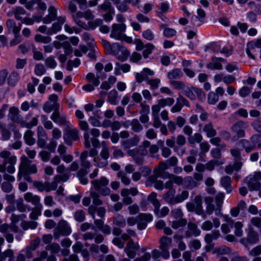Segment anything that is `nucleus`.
Segmentation results:
<instances>
[{
  "label": "nucleus",
  "mask_w": 261,
  "mask_h": 261,
  "mask_svg": "<svg viewBox=\"0 0 261 261\" xmlns=\"http://www.w3.org/2000/svg\"><path fill=\"white\" fill-rule=\"evenodd\" d=\"M109 182V180L105 177H101L100 179L91 181V184L95 190L91 191L90 193L93 205H101L103 204L102 200L100 198V195L102 196L110 195L111 190L107 187Z\"/></svg>",
  "instance_id": "1"
},
{
  "label": "nucleus",
  "mask_w": 261,
  "mask_h": 261,
  "mask_svg": "<svg viewBox=\"0 0 261 261\" xmlns=\"http://www.w3.org/2000/svg\"><path fill=\"white\" fill-rule=\"evenodd\" d=\"M247 127V124L245 122L240 120L234 123L230 128L231 130L236 134L232 140H237L239 138H244L246 136L245 129Z\"/></svg>",
  "instance_id": "2"
},
{
  "label": "nucleus",
  "mask_w": 261,
  "mask_h": 261,
  "mask_svg": "<svg viewBox=\"0 0 261 261\" xmlns=\"http://www.w3.org/2000/svg\"><path fill=\"white\" fill-rule=\"evenodd\" d=\"M71 233V229L67 222L64 220H61L54 229V236L56 239H58L60 236H67Z\"/></svg>",
  "instance_id": "3"
},
{
  "label": "nucleus",
  "mask_w": 261,
  "mask_h": 261,
  "mask_svg": "<svg viewBox=\"0 0 261 261\" xmlns=\"http://www.w3.org/2000/svg\"><path fill=\"white\" fill-rule=\"evenodd\" d=\"M258 241L259 236L258 233L253 229L252 226H249L246 237L241 239L240 242L245 247H248L249 245L255 244Z\"/></svg>",
  "instance_id": "4"
},
{
  "label": "nucleus",
  "mask_w": 261,
  "mask_h": 261,
  "mask_svg": "<svg viewBox=\"0 0 261 261\" xmlns=\"http://www.w3.org/2000/svg\"><path fill=\"white\" fill-rule=\"evenodd\" d=\"M0 156L5 159V164L6 166V170L9 173H13L15 169L14 165L16 162V158L15 156H11L9 151L4 150L0 153Z\"/></svg>",
  "instance_id": "5"
},
{
  "label": "nucleus",
  "mask_w": 261,
  "mask_h": 261,
  "mask_svg": "<svg viewBox=\"0 0 261 261\" xmlns=\"http://www.w3.org/2000/svg\"><path fill=\"white\" fill-rule=\"evenodd\" d=\"M159 249L163 252L162 257L167 259L170 256L169 249L171 246L172 240L166 236H162L159 240Z\"/></svg>",
  "instance_id": "6"
},
{
  "label": "nucleus",
  "mask_w": 261,
  "mask_h": 261,
  "mask_svg": "<svg viewBox=\"0 0 261 261\" xmlns=\"http://www.w3.org/2000/svg\"><path fill=\"white\" fill-rule=\"evenodd\" d=\"M125 30L126 25L124 23H114L112 26L110 37L119 40L124 34Z\"/></svg>",
  "instance_id": "7"
},
{
  "label": "nucleus",
  "mask_w": 261,
  "mask_h": 261,
  "mask_svg": "<svg viewBox=\"0 0 261 261\" xmlns=\"http://www.w3.org/2000/svg\"><path fill=\"white\" fill-rule=\"evenodd\" d=\"M177 163L178 159L175 156L170 157L166 162H160L158 165V173L161 175L164 173H169L166 171V170L169 169L170 167H175Z\"/></svg>",
  "instance_id": "8"
},
{
  "label": "nucleus",
  "mask_w": 261,
  "mask_h": 261,
  "mask_svg": "<svg viewBox=\"0 0 261 261\" xmlns=\"http://www.w3.org/2000/svg\"><path fill=\"white\" fill-rule=\"evenodd\" d=\"M184 93L192 100H195L197 97L199 100H203L205 98V94L202 90L196 87H191L186 89L184 91Z\"/></svg>",
  "instance_id": "9"
},
{
  "label": "nucleus",
  "mask_w": 261,
  "mask_h": 261,
  "mask_svg": "<svg viewBox=\"0 0 261 261\" xmlns=\"http://www.w3.org/2000/svg\"><path fill=\"white\" fill-rule=\"evenodd\" d=\"M204 201L206 205L205 212L206 214L211 215L215 212V214L217 216L222 215L221 213L222 210H217V205L216 204L215 205L214 203L213 197L210 196L205 197Z\"/></svg>",
  "instance_id": "10"
},
{
  "label": "nucleus",
  "mask_w": 261,
  "mask_h": 261,
  "mask_svg": "<svg viewBox=\"0 0 261 261\" xmlns=\"http://www.w3.org/2000/svg\"><path fill=\"white\" fill-rule=\"evenodd\" d=\"M139 249L140 246L138 243H135L130 240L127 242L124 248V251L129 258H133L136 256Z\"/></svg>",
  "instance_id": "11"
},
{
  "label": "nucleus",
  "mask_w": 261,
  "mask_h": 261,
  "mask_svg": "<svg viewBox=\"0 0 261 261\" xmlns=\"http://www.w3.org/2000/svg\"><path fill=\"white\" fill-rule=\"evenodd\" d=\"M31 161L26 157L21 158L20 166L24 170L26 174H35L37 172V166L35 164H31Z\"/></svg>",
  "instance_id": "12"
},
{
  "label": "nucleus",
  "mask_w": 261,
  "mask_h": 261,
  "mask_svg": "<svg viewBox=\"0 0 261 261\" xmlns=\"http://www.w3.org/2000/svg\"><path fill=\"white\" fill-rule=\"evenodd\" d=\"M154 74L153 70L149 68H144L140 72L135 74V78L137 83H141L144 81H147L149 79V76H152Z\"/></svg>",
  "instance_id": "13"
},
{
  "label": "nucleus",
  "mask_w": 261,
  "mask_h": 261,
  "mask_svg": "<svg viewBox=\"0 0 261 261\" xmlns=\"http://www.w3.org/2000/svg\"><path fill=\"white\" fill-rule=\"evenodd\" d=\"M139 141V137L137 135H135L133 137L129 139L122 140L121 141V145L125 150H126L130 149V147L137 146Z\"/></svg>",
  "instance_id": "14"
},
{
  "label": "nucleus",
  "mask_w": 261,
  "mask_h": 261,
  "mask_svg": "<svg viewBox=\"0 0 261 261\" xmlns=\"http://www.w3.org/2000/svg\"><path fill=\"white\" fill-rule=\"evenodd\" d=\"M37 144L39 147L43 148L45 146L47 140V135L42 126H38L37 128Z\"/></svg>",
  "instance_id": "15"
},
{
  "label": "nucleus",
  "mask_w": 261,
  "mask_h": 261,
  "mask_svg": "<svg viewBox=\"0 0 261 261\" xmlns=\"http://www.w3.org/2000/svg\"><path fill=\"white\" fill-rule=\"evenodd\" d=\"M101 43L105 49L106 52L108 54L116 55V52L114 48H117L118 50H120L123 47L118 43H114L112 45L109 41L105 39L101 40Z\"/></svg>",
  "instance_id": "16"
},
{
  "label": "nucleus",
  "mask_w": 261,
  "mask_h": 261,
  "mask_svg": "<svg viewBox=\"0 0 261 261\" xmlns=\"http://www.w3.org/2000/svg\"><path fill=\"white\" fill-rule=\"evenodd\" d=\"M55 107L57 109L53 113L51 116V119L55 122H58L61 125H67L69 122L66 121V117L64 116H61L57 109L59 105L57 103H55Z\"/></svg>",
  "instance_id": "17"
},
{
  "label": "nucleus",
  "mask_w": 261,
  "mask_h": 261,
  "mask_svg": "<svg viewBox=\"0 0 261 261\" xmlns=\"http://www.w3.org/2000/svg\"><path fill=\"white\" fill-rule=\"evenodd\" d=\"M230 154L234 158V166L237 170H240L243 165V163L241 161L242 158L241 155V152L238 149H231L230 150Z\"/></svg>",
  "instance_id": "18"
},
{
  "label": "nucleus",
  "mask_w": 261,
  "mask_h": 261,
  "mask_svg": "<svg viewBox=\"0 0 261 261\" xmlns=\"http://www.w3.org/2000/svg\"><path fill=\"white\" fill-rule=\"evenodd\" d=\"M187 230L185 231V237L190 238L192 236L197 237L200 234V230L198 229L196 224L190 222L188 224Z\"/></svg>",
  "instance_id": "19"
},
{
  "label": "nucleus",
  "mask_w": 261,
  "mask_h": 261,
  "mask_svg": "<svg viewBox=\"0 0 261 261\" xmlns=\"http://www.w3.org/2000/svg\"><path fill=\"white\" fill-rule=\"evenodd\" d=\"M244 182L246 183L250 190H257L260 188V182L255 179H253L252 175H249L244 179Z\"/></svg>",
  "instance_id": "20"
},
{
  "label": "nucleus",
  "mask_w": 261,
  "mask_h": 261,
  "mask_svg": "<svg viewBox=\"0 0 261 261\" xmlns=\"http://www.w3.org/2000/svg\"><path fill=\"white\" fill-rule=\"evenodd\" d=\"M6 26L9 32L12 31L14 34L19 33L21 28V23H16L12 19H8L6 21Z\"/></svg>",
  "instance_id": "21"
},
{
  "label": "nucleus",
  "mask_w": 261,
  "mask_h": 261,
  "mask_svg": "<svg viewBox=\"0 0 261 261\" xmlns=\"http://www.w3.org/2000/svg\"><path fill=\"white\" fill-rule=\"evenodd\" d=\"M19 113V111L17 108L11 107L9 110L8 117L14 122L23 123L24 121L20 119Z\"/></svg>",
  "instance_id": "22"
},
{
  "label": "nucleus",
  "mask_w": 261,
  "mask_h": 261,
  "mask_svg": "<svg viewBox=\"0 0 261 261\" xmlns=\"http://www.w3.org/2000/svg\"><path fill=\"white\" fill-rule=\"evenodd\" d=\"M160 175L161 176L162 178L163 179L168 178L172 180L173 182L177 185H181L184 183V179L181 176H177L174 174L164 173Z\"/></svg>",
  "instance_id": "23"
},
{
  "label": "nucleus",
  "mask_w": 261,
  "mask_h": 261,
  "mask_svg": "<svg viewBox=\"0 0 261 261\" xmlns=\"http://www.w3.org/2000/svg\"><path fill=\"white\" fill-rule=\"evenodd\" d=\"M84 12L78 11L76 13L72 14V18L76 24L85 30H87L88 29V25L80 20V18L84 17Z\"/></svg>",
  "instance_id": "24"
},
{
  "label": "nucleus",
  "mask_w": 261,
  "mask_h": 261,
  "mask_svg": "<svg viewBox=\"0 0 261 261\" xmlns=\"http://www.w3.org/2000/svg\"><path fill=\"white\" fill-rule=\"evenodd\" d=\"M49 14L42 19L44 23H49L57 17V10L53 6H50L48 9Z\"/></svg>",
  "instance_id": "25"
},
{
  "label": "nucleus",
  "mask_w": 261,
  "mask_h": 261,
  "mask_svg": "<svg viewBox=\"0 0 261 261\" xmlns=\"http://www.w3.org/2000/svg\"><path fill=\"white\" fill-rule=\"evenodd\" d=\"M203 131L206 134L208 138H212L215 137L217 134V132L214 127L213 124L212 122L204 125L203 127Z\"/></svg>",
  "instance_id": "26"
},
{
  "label": "nucleus",
  "mask_w": 261,
  "mask_h": 261,
  "mask_svg": "<svg viewBox=\"0 0 261 261\" xmlns=\"http://www.w3.org/2000/svg\"><path fill=\"white\" fill-rule=\"evenodd\" d=\"M220 183L221 186L224 188L227 193H230L232 191V188L231 186V179L228 176H225L222 177L220 179Z\"/></svg>",
  "instance_id": "27"
},
{
  "label": "nucleus",
  "mask_w": 261,
  "mask_h": 261,
  "mask_svg": "<svg viewBox=\"0 0 261 261\" xmlns=\"http://www.w3.org/2000/svg\"><path fill=\"white\" fill-rule=\"evenodd\" d=\"M24 199L28 202H31L37 205L40 202V197L37 195H34L31 192H28L24 195Z\"/></svg>",
  "instance_id": "28"
},
{
  "label": "nucleus",
  "mask_w": 261,
  "mask_h": 261,
  "mask_svg": "<svg viewBox=\"0 0 261 261\" xmlns=\"http://www.w3.org/2000/svg\"><path fill=\"white\" fill-rule=\"evenodd\" d=\"M113 224L118 227H124L126 225L125 219L120 214H117L112 218Z\"/></svg>",
  "instance_id": "29"
},
{
  "label": "nucleus",
  "mask_w": 261,
  "mask_h": 261,
  "mask_svg": "<svg viewBox=\"0 0 261 261\" xmlns=\"http://www.w3.org/2000/svg\"><path fill=\"white\" fill-rule=\"evenodd\" d=\"M88 154V151H84L81 153L80 158L81 166L86 169H88L91 166V163L90 162V161L87 160Z\"/></svg>",
  "instance_id": "30"
},
{
  "label": "nucleus",
  "mask_w": 261,
  "mask_h": 261,
  "mask_svg": "<svg viewBox=\"0 0 261 261\" xmlns=\"http://www.w3.org/2000/svg\"><path fill=\"white\" fill-rule=\"evenodd\" d=\"M224 197L225 194L223 192H219L215 196L214 200H215V204L217 205V210H222Z\"/></svg>",
  "instance_id": "31"
},
{
  "label": "nucleus",
  "mask_w": 261,
  "mask_h": 261,
  "mask_svg": "<svg viewBox=\"0 0 261 261\" xmlns=\"http://www.w3.org/2000/svg\"><path fill=\"white\" fill-rule=\"evenodd\" d=\"M175 193V189H170L164 195V199L169 204L174 205V200L175 197L174 194Z\"/></svg>",
  "instance_id": "32"
},
{
  "label": "nucleus",
  "mask_w": 261,
  "mask_h": 261,
  "mask_svg": "<svg viewBox=\"0 0 261 261\" xmlns=\"http://www.w3.org/2000/svg\"><path fill=\"white\" fill-rule=\"evenodd\" d=\"M25 14L26 11L22 7L18 6L13 8V15L16 20H22V16L24 15Z\"/></svg>",
  "instance_id": "33"
},
{
  "label": "nucleus",
  "mask_w": 261,
  "mask_h": 261,
  "mask_svg": "<svg viewBox=\"0 0 261 261\" xmlns=\"http://www.w3.org/2000/svg\"><path fill=\"white\" fill-rule=\"evenodd\" d=\"M102 149L100 152V156L102 159L108 161V158L110 156L109 148L107 142L103 141L101 143Z\"/></svg>",
  "instance_id": "34"
},
{
  "label": "nucleus",
  "mask_w": 261,
  "mask_h": 261,
  "mask_svg": "<svg viewBox=\"0 0 261 261\" xmlns=\"http://www.w3.org/2000/svg\"><path fill=\"white\" fill-rule=\"evenodd\" d=\"M212 62L206 64V67L210 69L221 70L222 69V65L217 61V57L212 58Z\"/></svg>",
  "instance_id": "35"
},
{
  "label": "nucleus",
  "mask_w": 261,
  "mask_h": 261,
  "mask_svg": "<svg viewBox=\"0 0 261 261\" xmlns=\"http://www.w3.org/2000/svg\"><path fill=\"white\" fill-rule=\"evenodd\" d=\"M48 181L43 182L41 181H33V186L35 188L40 192H43L44 191L49 192V189L47 187Z\"/></svg>",
  "instance_id": "36"
},
{
  "label": "nucleus",
  "mask_w": 261,
  "mask_h": 261,
  "mask_svg": "<svg viewBox=\"0 0 261 261\" xmlns=\"http://www.w3.org/2000/svg\"><path fill=\"white\" fill-rule=\"evenodd\" d=\"M189 195V193L187 190H183L181 193L178 194L175 196L174 204L180 203L186 200Z\"/></svg>",
  "instance_id": "37"
},
{
  "label": "nucleus",
  "mask_w": 261,
  "mask_h": 261,
  "mask_svg": "<svg viewBox=\"0 0 261 261\" xmlns=\"http://www.w3.org/2000/svg\"><path fill=\"white\" fill-rule=\"evenodd\" d=\"M160 206H157L153 208L154 214L159 218L163 217L166 216L169 212V209L167 206H164L160 210Z\"/></svg>",
  "instance_id": "38"
},
{
  "label": "nucleus",
  "mask_w": 261,
  "mask_h": 261,
  "mask_svg": "<svg viewBox=\"0 0 261 261\" xmlns=\"http://www.w3.org/2000/svg\"><path fill=\"white\" fill-rule=\"evenodd\" d=\"M224 164V160H212L205 164L206 169L209 171L214 169L215 166H219Z\"/></svg>",
  "instance_id": "39"
},
{
  "label": "nucleus",
  "mask_w": 261,
  "mask_h": 261,
  "mask_svg": "<svg viewBox=\"0 0 261 261\" xmlns=\"http://www.w3.org/2000/svg\"><path fill=\"white\" fill-rule=\"evenodd\" d=\"M198 183L191 176L185 178V186L187 189H193L198 186Z\"/></svg>",
  "instance_id": "40"
},
{
  "label": "nucleus",
  "mask_w": 261,
  "mask_h": 261,
  "mask_svg": "<svg viewBox=\"0 0 261 261\" xmlns=\"http://www.w3.org/2000/svg\"><path fill=\"white\" fill-rule=\"evenodd\" d=\"M182 75V72L180 69L175 68L170 71L167 74V76L169 79H178L180 78Z\"/></svg>",
  "instance_id": "41"
},
{
  "label": "nucleus",
  "mask_w": 261,
  "mask_h": 261,
  "mask_svg": "<svg viewBox=\"0 0 261 261\" xmlns=\"http://www.w3.org/2000/svg\"><path fill=\"white\" fill-rule=\"evenodd\" d=\"M33 135L34 133L32 131L28 130L24 135L25 142L29 145L34 144L36 142L35 139L33 137Z\"/></svg>",
  "instance_id": "42"
},
{
  "label": "nucleus",
  "mask_w": 261,
  "mask_h": 261,
  "mask_svg": "<svg viewBox=\"0 0 261 261\" xmlns=\"http://www.w3.org/2000/svg\"><path fill=\"white\" fill-rule=\"evenodd\" d=\"M169 9V5L167 2H163L161 3L159 6V10L156 11L157 15L159 17H161L164 14L166 13Z\"/></svg>",
  "instance_id": "43"
},
{
  "label": "nucleus",
  "mask_w": 261,
  "mask_h": 261,
  "mask_svg": "<svg viewBox=\"0 0 261 261\" xmlns=\"http://www.w3.org/2000/svg\"><path fill=\"white\" fill-rule=\"evenodd\" d=\"M203 137L202 135L198 133L194 134V136L191 137H188V141L190 145H193L196 142L198 143H201Z\"/></svg>",
  "instance_id": "44"
},
{
  "label": "nucleus",
  "mask_w": 261,
  "mask_h": 261,
  "mask_svg": "<svg viewBox=\"0 0 261 261\" xmlns=\"http://www.w3.org/2000/svg\"><path fill=\"white\" fill-rule=\"evenodd\" d=\"M18 73L16 71L11 73L8 78V84L9 86H14L18 80Z\"/></svg>",
  "instance_id": "45"
},
{
  "label": "nucleus",
  "mask_w": 261,
  "mask_h": 261,
  "mask_svg": "<svg viewBox=\"0 0 261 261\" xmlns=\"http://www.w3.org/2000/svg\"><path fill=\"white\" fill-rule=\"evenodd\" d=\"M86 79L89 82L92 83L93 86H97L100 84L98 76H95L93 73L87 74Z\"/></svg>",
  "instance_id": "46"
},
{
  "label": "nucleus",
  "mask_w": 261,
  "mask_h": 261,
  "mask_svg": "<svg viewBox=\"0 0 261 261\" xmlns=\"http://www.w3.org/2000/svg\"><path fill=\"white\" fill-rule=\"evenodd\" d=\"M157 194L155 192H152L147 197V200L150 201L153 205L154 208L157 206H160V202L156 198Z\"/></svg>",
  "instance_id": "47"
},
{
  "label": "nucleus",
  "mask_w": 261,
  "mask_h": 261,
  "mask_svg": "<svg viewBox=\"0 0 261 261\" xmlns=\"http://www.w3.org/2000/svg\"><path fill=\"white\" fill-rule=\"evenodd\" d=\"M37 226V223L35 221H23L20 224L21 228L26 230L29 228L34 229L36 228Z\"/></svg>",
  "instance_id": "48"
},
{
  "label": "nucleus",
  "mask_w": 261,
  "mask_h": 261,
  "mask_svg": "<svg viewBox=\"0 0 261 261\" xmlns=\"http://www.w3.org/2000/svg\"><path fill=\"white\" fill-rule=\"evenodd\" d=\"M130 124L132 126V129L134 132H139L141 131L143 127V126L140 124L139 120L137 119H133Z\"/></svg>",
  "instance_id": "49"
},
{
  "label": "nucleus",
  "mask_w": 261,
  "mask_h": 261,
  "mask_svg": "<svg viewBox=\"0 0 261 261\" xmlns=\"http://www.w3.org/2000/svg\"><path fill=\"white\" fill-rule=\"evenodd\" d=\"M118 92L115 89L112 90L108 94V101L112 105H117Z\"/></svg>",
  "instance_id": "50"
},
{
  "label": "nucleus",
  "mask_w": 261,
  "mask_h": 261,
  "mask_svg": "<svg viewBox=\"0 0 261 261\" xmlns=\"http://www.w3.org/2000/svg\"><path fill=\"white\" fill-rule=\"evenodd\" d=\"M46 250H49L52 254L58 253L60 249V246L59 244L57 243H53L46 246Z\"/></svg>",
  "instance_id": "51"
},
{
  "label": "nucleus",
  "mask_w": 261,
  "mask_h": 261,
  "mask_svg": "<svg viewBox=\"0 0 261 261\" xmlns=\"http://www.w3.org/2000/svg\"><path fill=\"white\" fill-rule=\"evenodd\" d=\"M161 28L164 29L163 34L166 37H171L176 34V31L174 29L166 27L165 24H162Z\"/></svg>",
  "instance_id": "52"
},
{
  "label": "nucleus",
  "mask_w": 261,
  "mask_h": 261,
  "mask_svg": "<svg viewBox=\"0 0 261 261\" xmlns=\"http://www.w3.org/2000/svg\"><path fill=\"white\" fill-rule=\"evenodd\" d=\"M117 176L121 179V182L125 185H128L130 183V179L126 176V173L119 171L117 173Z\"/></svg>",
  "instance_id": "53"
},
{
  "label": "nucleus",
  "mask_w": 261,
  "mask_h": 261,
  "mask_svg": "<svg viewBox=\"0 0 261 261\" xmlns=\"http://www.w3.org/2000/svg\"><path fill=\"white\" fill-rule=\"evenodd\" d=\"M240 142L242 144L247 153L250 152L256 148V146L255 145H250L249 141L247 140L242 139Z\"/></svg>",
  "instance_id": "54"
},
{
  "label": "nucleus",
  "mask_w": 261,
  "mask_h": 261,
  "mask_svg": "<svg viewBox=\"0 0 261 261\" xmlns=\"http://www.w3.org/2000/svg\"><path fill=\"white\" fill-rule=\"evenodd\" d=\"M97 8L99 11L114 13V9L112 7L111 3L108 2H106L103 4L98 6Z\"/></svg>",
  "instance_id": "55"
},
{
  "label": "nucleus",
  "mask_w": 261,
  "mask_h": 261,
  "mask_svg": "<svg viewBox=\"0 0 261 261\" xmlns=\"http://www.w3.org/2000/svg\"><path fill=\"white\" fill-rule=\"evenodd\" d=\"M86 213L82 210H79L75 212L74 218L75 220L79 222H83L85 220Z\"/></svg>",
  "instance_id": "56"
},
{
  "label": "nucleus",
  "mask_w": 261,
  "mask_h": 261,
  "mask_svg": "<svg viewBox=\"0 0 261 261\" xmlns=\"http://www.w3.org/2000/svg\"><path fill=\"white\" fill-rule=\"evenodd\" d=\"M250 141L252 145H255L256 147L261 148V134H254L250 138Z\"/></svg>",
  "instance_id": "57"
},
{
  "label": "nucleus",
  "mask_w": 261,
  "mask_h": 261,
  "mask_svg": "<svg viewBox=\"0 0 261 261\" xmlns=\"http://www.w3.org/2000/svg\"><path fill=\"white\" fill-rule=\"evenodd\" d=\"M147 151L146 149H143L142 150L141 153L140 154H138L135 158H133V160L137 165H142L144 162L143 156L147 154Z\"/></svg>",
  "instance_id": "58"
},
{
  "label": "nucleus",
  "mask_w": 261,
  "mask_h": 261,
  "mask_svg": "<svg viewBox=\"0 0 261 261\" xmlns=\"http://www.w3.org/2000/svg\"><path fill=\"white\" fill-rule=\"evenodd\" d=\"M41 206H36L32 209V213L30 215V218L33 220H37L39 216L41 214Z\"/></svg>",
  "instance_id": "59"
},
{
  "label": "nucleus",
  "mask_w": 261,
  "mask_h": 261,
  "mask_svg": "<svg viewBox=\"0 0 261 261\" xmlns=\"http://www.w3.org/2000/svg\"><path fill=\"white\" fill-rule=\"evenodd\" d=\"M243 224L242 222H237L234 223V234L238 237H241L243 236V230L242 229Z\"/></svg>",
  "instance_id": "60"
},
{
  "label": "nucleus",
  "mask_w": 261,
  "mask_h": 261,
  "mask_svg": "<svg viewBox=\"0 0 261 261\" xmlns=\"http://www.w3.org/2000/svg\"><path fill=\"white\" fill-rule=\"evenodd\" d=\"M174 102V100L172 98L168 97L167 98H162L158 100L160 106L164 107L166 106H172Z\"/></svg>",
  "instance_id": "61"
},
{
  "label": "nucleus",
  "mask_w": 261,
  "mask_h": 261,
  "mask_svg": "<svg viewBox=\"0 0 261 261\" xmlns=\"http://www.w3.org/2000/svg\"><path fill=\"white\" fill-rule=\"evenodd\" d=\"M14 252L12 249H8L5 250L4 252H1L0 254V258L3 260L6 259L7 257L10 258V260H11L12 258H13Z\"/></svg>",
  "instance_id": "62"
},
{
  "label": "nucleus",
  "mask_w": 261,
  "mask_h": 261,
  "mask_svg": "<svg viewBox=\"0 0 261 261\" xmlns=\"http://www.w3.org/2000/svg\"><path fill=\"white\" fill-rule=\"evenodd\" d=\"M35 40L38 42L47 44L51 41V38L49 36H43L40 34H37L35 36Z\"/></svg>",
  "instance_id": "63"
},
{
  "label": "nucleus",
  "mask_w": 261,
  "mask_h": 261,
  "mask_svg": "<svg viewBox=\"0 0 261 261\" xmlns=\"http://www.w3.org/2000/svg\"><path fill=\"white\" fill-rule=\"evenodd\" d=\"M139 221L145 222H150L152 220V216L149 214L140 213L137 216Z\"/></svg>",
  "instance_id": "64"
}]
</instances>
